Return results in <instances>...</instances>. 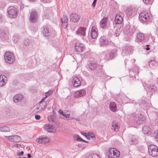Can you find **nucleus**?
<instances>
[{
	"instance_id": "14",
	"label": "nucleus",
	"mask_w": 158,
	"mask_h": 158,
	"mask_svg": "<svg viewBox=\"0 0 158 158\" xmlns=\"http://www.w3.org/2000/svg\"><path fill=\"white\" fill-rule=\"evenodd\" d=\"M44 129L47 132L50 133H53L55 130L53 125L49 124H45L44 126Z\"/></svg>"
},
{
	"instance_id": "41",
	"label": "nucleus",
	"mask_w": 158,
	"mask_h": 158,
	"mask_svg": "<svg viewBox=\"0 0 158 158\" xmlns=\"http://www.w3.org/2000/svg\"><path fill=\"white\" fill-rule=\"evenodd\" d=\"M23 43L24 46H28L30 44V40L28 39H27L25 40L24 41Z\"/></svg>"
},
{
	"instance_id": "26",
	"label": "nucleus",
	"mask_w": 158,
	"mask_h": 158,
	"mask_svg": "<svg viewBox=\"0 0 158 158\" xmlns=\"http://www.w3.org/2000/svg\"><path fill=\"white\" fill-rule=\"evenodd\" d=\"M109 108L111 111L113 112H115L117 110V106L115 102H110L109 103Z\"/></svg>"
},
{
	"instance_id": "49",
	"label": "nucleus",
	"mask_w": 158,
	"mask_h": 158,
	"mask_svg": "<svg viewBox=\"0 0 158 158\" xmlns=\"http://www.w3.org/2000/svg\"><path fill=\"white\" fill-rule=\"evenodd\" d=\"M68 24L67 23H62V26L64 28H67Z\"/></svg>"
},
{
	"instance_id": "34",
	"label": "nucleus",
	"mask_w": 158,
	"mask_h": 158,
	"mask_svg": "<svg viewBox=\"0 0 158 158\" xmlns=\"http://www.w3.org/2000/svg\"><path fill=\"white\" fill-rule=\"evenodd\" d=\"M5 137H6V138L8 139L10 141L15 142L14 140V135H11V136H5Z\"/></svg>"
},
{
	"instance_id": "8",
	"label": "nucleus",
	"mask_w": 158,
	"mask_h": 158,
	"mask_svg": "<svg viewBox=\"0 0 158 158\" xmlns=\"http://www.w3.org/2000/svg\"><path fill=\"white\" fill-rule=\"evenodd\" d=\"M38 15L37 13L35 11H32L29 17V20L32 23H35L38 20Z\"/></svg>"
},
{
	"instance_id": "15",
	"label": "nucleus",
	"mask_w": 158,
	"mask_h": 158,
	"mask_svg": "<svg viewBox=\"0 0 158 158\" xmlns=\"http://www.w3.org/2000/svg\"><path fill=\"white\" fill-rule=\"evenodd\" d=\"M72 83L74 87H78L81 84L80 79L77 77H73L72 81Z\"/></svg>"
},
{
	"instance_id": "1",
	"label": "nucleus",
	"mask_w": 158,
	"mask_h": 158,
	"mask_svg": "<svg viewBox=\"0 0 158 158\" xmlns=\"http://www.w3.org/2000/svg\"><path fill=\"white\" fill-rule=\"evenodd\" d=\"M128 116L129 120L136 125H139L143 123L145 119L142 115L135 112L130 113Z\"/></svg>"
},
{
	"instance_id": "19",
	"label": "nucleus",
	"mask_w": 158,
	"mask_h": 158,
	"mask_svg": "<svg viewBox=\"0 0 158 158\" xmlns=\"http://www.w3.org/2000/svg\"><path fill=\"white\" fill-rule=\"evenodd\" d=\"M90 36L93 39H95L98 36L97 29L94 26H93L91 31Z\"/></svg>"
},
{
	"instance_id": "54",
	"label": "nucleus",
	"mask_w": 158,
	"mask_h": 158,
	"mask_svg": "<svg viewBox=\"0 0 158 158\" xmlns=\"http://www.w3.org/2000/svg\"><path fill=\"white\" fill-rule=\"evenodd\" d=\"M24 152L23 151H21L20 152L18 153L17 155L18 156H21V155H23V154Z\"/></svg>"
},
{
	"instance_id": "48",
	"label": "nucleus",
	"mask_w": 158,
	"mask_h": 158,
	"mask_svg": "<svg viewBox=\"0 0 158 158\" xmlns=\"http://www.w3.org/2000/svg\"><path fill=\"white\" fill-rule=\"evenodd\" d=\"M6 6L5 3L3 1L0 2V7L1 8H4Z\"/></svg>"
},
{
	"instance_id": "36",
	"label": "nucleus",
	"mask_w": 158,
	"mask_h": 158,
	"mask_svg": "<svg viewBox=\"0 0 158 158\" xmlns=\"http://www.w3.org/2000/svg\"><path fill=\"white\" fill-rule=\"evenodd\" d=\"M88 158H100L98 155L97 154H92L89 156Z\"/></svg>"
},
{
	"instance_id": "31",
	"label": "nucleus",
	"mask_w": 158,
	"mask_h": 158,
	"mask_svg": "<svg viewBox=\"0 0 158 158\" xmlns=\"http://www.w3.org/2000/svg\"><path fill=\"white\" fill-rule=\"evenodd\" d=\"M156 89V88L154 85H149L147 88V91H148L151 93H153Z\"/></svg>"
},
{
	"instance_id": "60",
	"label": "nucleus",
	"mask_w": 158,
	"mask_h": 158,
	"mask_svg": "<svg viewBox=\"0 0 158 158\" xmlns=\"http://www.w3.org/2000/svg\"><path fill=\"white\" fill-rule=\"evenodd\" d=\"M2 15L1 14H0V20L1 19H2Z\"/></svg>"
},
{
	"instance_id": "3",
	"label": "nucleus",
	"mask_w": 158,
	"mask_h": 158,
	"mask_svg": "<svg viewBox=\"0 0 158 158\" xmlns=\"http://www.w3.org/2000/svg\"><path fill=\"white\" fill-rule=\"evenodd\" d=\"M120 153L118 151L113 148L109 149L106 153L108 158H118L120 156Z\"/></svg>"
},
{
	"instance_id": "44",
	"label": "nucleus",
	"mask_w": 158,
	"mask_h": 158,
	"mask_svg": "<svg viewBox=\"0 0 158 158\" xmlns=\"http://www.w3.org/2000/svg\"><path fill=\"white\" fill-rule=\"evenodd\" d=\"M156 62L153 60H151L149 62V65L150 67H152L156 64Z\"/></svg>"
},
{
	"instance_id": "50",
	"label": "nucleus",
	"mask_w": 158,
	"mask_h": 158,
	"mask_svg": "<svg viewBox=\"0 0 158 158\" xmlns=\"http://www.w3.org/2000/svg\"><path fill=\"white\" fill-rule=\"evenodd\" d=\"M154 134L155 135H156V134H157L156 136H155V137L156 140H158V131L156 132H155Z\"/></svg>"
},
{
	"instance_id": "62",
	"label": "nucleus",
	"mask_w": 158,
	"mask_h": 158,
	"mask_svg": "<svg viewBox=\"0 0 158 158\" xmlns=\"http://www.w3.org/2000/svg\"><path fill=\"white\" fill-rule=\"evenodd\" d=\"M128 60H126L125 61V62L126 63H126H127V61Z\"/></svg>"
},
{
	"instance_id": "53",
	"label": "nucleus",
	"mask_w": 158,
	"mask_h": 158,
	"mask_svg": "<svg viewBox=\"0 0 158 158\" xmlns=\"http://www.w3.org/2000/svg\"><path fill=\"white\" fill-rule=\"evenodd\" d=\"M132 28H133V29L132 30V31H129V32L131 35H132L135 31V29L133 27H132Z\"/></svg>"
},
{
	"instance_id": "25",
	"label": "nucleus",
	"mask_w": 158,
	"mask_h": 158,
	"mask_svg": "<svg viewBox=\"0 0 158 158\" xmlns=\"http://www.w3.org/2000/svg\"><path fill=\"white\" fill-rule=\"evenodd\" d=\"M23 96L20 94H18L15 95L13 98V101L15 103H17L23 99Z\"/></svg>"
},
{
	"instance_id": "64",
	"label": "nucleus",
	"mask_w": 158,
	"mask_h": 158,
	"mask_svg": "<svg viewBox=\"0 0 158 158\" xmlns=\"http://www.w3.org/2000/svg\"><path fill=\"white\" fill-rule=\"evenodd\" d=\"M21 158H26V157H22Z\"/></svg>"
},
{
	"instance_id": "30",
	"label": "nucleus",
	"mask_w": 158,
	"mask_h": 158,
	"mask_svg": "<svg viewBox=\"0 0 158 158\" xmlns=\"http://www.w3.org/2000/svg\"><path fill=\"white\" fill-rule=\"evenodd\" d=\"M129 139L133 143H136L138 142V137L136 135H131L129 137Z\"/></svg>"
},
{
	"instance_id": "45",
	"label": "nucleus",
	"mask_w": 158,
	"mask_h": 158,
	"mask_svg": "<svg viewBox=\"0 0 158 158\" xmlns=\"http://www.w3.org/2000/svg\"><path fill=\"white\" fill-rule=\"evenodd\" d=\"M62 23H67L68 20V18L66 16H64L63 18L61 19Z\"/></svg>"
},
{
	"instance_id": "51",
	"label": "nucleus",
	"mask_w": 158,
	"mask_h": 158,
	"mask_svg": "<svg viewBox=\"0 0 158 158\" xmlns=\"http://www.w3.org/2000/svg\"><path fill=\"white\" fill-rule=\"evenodd\" d=\"M97 0H94L92 4V6L93 7H94L95 6Z\"/></svg>"
},
{
	"instance_id": "37",
	"label": "nucleus",
	"mask_w": 158,
	"mask_h": 158,
	"mask_svg": "<svg viewBox=\"0 0 158 158\" xmlns=\"http://www.w3.org/2000/svg\"><path fill=\"white\" fill-rule=\"evenodd\" d=\"M144 3L146 5H151L153 2L152 0H143Z\"/></svg>"
},
{
	"instance_id": "38",
	"label": "nucleus",
	"mask_w": 158,
	"mask_h": 158,
	"mask_svg": "<svg viewBox=\"0 0 158 158\" xmlns=\"http://www.w3.org/2000/svg\"><path fill=\"white\" fill-rule=\"evenodd\" d=\"M15 142H18L21 140V137L18 135H14Z\"/></svg>"
},
{
	"instance_id": "59",
	"label": "nucleus",
	"mask_w": 158,
	"mask_h": 158,
	"mask_svg": "<svg viewBox=\"0 0 158 158\" xmlns=\"http://www.w3.org/2000/svg\"><path fill=\"white\" fill-rule=\"evenodd\" d=\"M14 37H13V41H14L15 42H16L17 41V39H14Z\"/></svg>"
},
{
	"instance_id": "28",
	"label": "nucleus",
	"mask_w": 158,
	"mask_h": 158,
	"mask_svg": "<svg viewBox=\"0 0 158 158\" xmlns=\"http://www.w3.org/2000/svg\"><path fill=\"white\" fill-rule=\"evenodd\" d=\"M88 67L90 69L94 70L97 67V64L95 61L90 60L88 64Z\"/></svg>"
},
{
	"instance_id": "5",
	"label": "nucleus",
	"mask_w": 158,
	"mask_h": 158,
	"mask_svg": "<svg viewBox=\"0 0 158 158\" xmlns=\"http://www.w3.org/2000/svg\"><path fill=\"white\" fill-rule=\"evenodd\" d=\"M148 150L150 155L153 157L158 155V148L156 146L150 145L148 147Z\"/></svg>"
},
{
	"instance_id": "27",
	"label": "nucleus",
	"mask_w": 158,
	"mask_h": 158,
	"mask_svg": "<svg viewBox=\"0 0 158 158\" xmlns=\"http://www.w3.org/2000/svg\"><path fill=\"white\" fill-rule=\"evenodd\" d=\"M123 19L119 14H117L115 16V23L116 24H120L123 22Z\"/></svg>"
},
{
	"instance_id": "52",
	"label": "nucleus",
	"mask_w": 158,
	"mask_h": 158,
	"mask_svg": "<svg viewBox=\"0 0 158 158\" xmlns=\"http://www.w3.org/2000/svg\"><path fill=\"white\" fill-rule=\"evenodd\" d=\"M35 118L37 120H39L40 119V116L39 115L36 114L35 116Z\"/></svg>"
},
{
	"instance_id": "23",
	"label": "nucleus",
	"mask_w": 158,
	"mask_h": 158,
	"mask_svg": "<svg viewBox=\"0 0 158 158\" xmlns=\"http://www.w3.org/2000/svg\"><path fill=\"white\" fill-rule=\"evenodd\" d=\"M86 29L83 27H81L76 32L77 34L81 36L82 35L85 36V35Z\"/></svg>"
},
{
	"instance_id": "16",
	"label": "nucleus",
	"mask_w": 158,
	"mask_h": 158,
	"mask_svg": "<svg viewBox=\"0 0 158 158\" xmlns=\"http://www.w3.org/2000/svg\"><path fill=\"white\" fill-rule=\"evenodd\" d=\"M7 81V77L4 75L0 76V87H2L5 85Z\"/></svg>"
},
{
	"instance_id": "24",
	"label": "nucleus",
	"mask_w": 158,
	"mask_h": 158,
	"mask_svg": "<svg viewBox=\"0 0 158 158\" xmlns=\"http://www.w3.org/2000/svg\"><path fill=\"white\" fill-rule=\"evenodd\" d=\"M112 129L116 131H117L120 127L119 124L115 121H113L112 123Z\"/></svg>"
},
{
	"instance_id": "4",
	"label": "nucleus",
	"mask_w": 158,
	"mask_h": 158,
	"mask_svg": "<svg viewBox=\"0 0 158 158\" xmlns=\"http://www.w3.org/2000/svg\"><path fill=\"white\" fill-rule=\"evenodd\" d=\"M5 61L8 63L12 64L15 62V58L13 53L10 52H6L4 55Z\"/></svg>"
},
{
	"instance_id": "21",
	"label": "nucleus",
	"mask_w": 158,
	"mask_h": 158,
	"mask_svg": "<svg viewBox=\"0 0 158 158\" xmlns=\"http://www.w3.org/2000/svg\"><path fill=\"white\" fill-rule=\"evenodd\" d=\"M108 19L107 17H104L101 21L100 25L101 27L105 28L107 27V22Z\"/></svg>"
},
{
	"instance_id": "6",
	"label": "nucleus",
	"mask_w": 158,
	"mask_h": 158,
	"mask_svg": "<svg viewBox=\"0 0 158 158\" xmlns=\"http://www.w3.org/2000/svg\"><path fill=\"white\" fill-rule=\"evenodd\" d=\"M7 12L8 17L11 18H15L17 16L18 13L16 10L12 7L9 8Z\"/></svg>"
},
{
	"instance_id": "18",
	"label": "nucleus",
	"mask_w": 158,
	"mask_h": 158,
	"mask_svg": "<svg viewBox=\"0 0 158 158\" xmlns=\"http://www.w3.org/2000/svg\"><path fill=\"white\" fill-rule=\"evenodd\" d=\"M133 50L131 47L129 45H126L124 48V49L123 51V52L124 53L125 55H129L132 53Z\"/></svg>"
},
{
	"instance_id": "40",
	"label": "nucleus",
	"mask_w": 158,
	"mask_h": 158,
	"mask_svg": "<svg viewBox=\"0 0 158 158\" xmlns=\"http://www.w3.org/2000/svg\"><path fill=\"white\" fill-rule=\"evenodd\" d=\"M74 138L75 140H76L77 141H81L82 140H83V139L81 138L78 135H74Z\"/></svg>"
},
{
	"instance_id": "17",
	"label": "nucleus",
	"mask_w": 158,
	"mask_h": 158,
	"mask_svg": "<svg viewBox=\"0 0 158 158\" xmlns=\"http://www.w3.org/2000/svg\"><path fill=\"white\" fill-rule=\"evenodd\" d=\"M41 30L43 35L46 37H48L51 35V31L47 27L44 26L41 28Z\"/></svg>"
},
{
	"instance_id": "63",
	"label": "nucleus",
	"mask_w": 158,
	"mask_h": 158,
	"mask_svg": "<svg viewBox=\"0 0 158 158\" xmlns=\"http://www.w3.org/2000/svg\"><path fill=\"white\" fill-rule=\"evenodd\" d=\"M2 96V94L1 93H0V97H1Z\"/></svg>"
},
{
	"instance_id": "57",
	"label": "nucleus",
	"mask_w": 158,
	"mask_h": 158,
	"mask_svg": "<svg viewBox=\"0 0 158 158\" xmlns=\"http://www.w3.org/2000/svg\"><path fill=\"white\" fill-rule=\"evenodd\" d=\"M45 14V16L46 17V18H48L49 17V15L47 13L46 14Z\"/></svg>"
},
{
	"instance_id": "56",
	"label": "nucleus",
	"mask_w": 158,
	"mask_h": 158,
	"mask_svg": "<svg viewBox=\"0 0 158 158\" xmlns=\"http://www.w3.org/2000/svg\"><path fill=\"white\" fill-rule=\"evenodd\" d=\"M47 97H46V96L45 97H44L42 99V100L40 102H39V103L40 104L42 102V101H44V100H45V99H46V98H47Z\"/></svg>"
},
{
	"instance_id": "22",
	"label": "nucleus",
	"mask_w": 158,
	"mask_h": 158,
	"mask_svg": "<svg viewBox=\"0 0 158 158\" xmlns=\"http://www.w3.org/2000/svg\"><path fill=\"white\" fill-rule=\"evenodd\" d=\"M137 41L138 42H142L144 40V37L143 34L141 33H139L137 34Z\"/></svg>"
},
{
	"instance_id": "29",
	"label": "nucleus",
	"mask_w": 158,
	"mask_h": 158,
	"mask_svg": "<svg viewBox=\"0 0 158 158\" xmlns=\"http://www.w3.org/2000/svg\"><path fill=\"white\" fill-rule=\"evenodd\" d=\"M58 112L64 116L66 118V119L68 120L73 119V118L70 117V114H65V112H64L61 109H60L59 110Z\"/></svg>"
},
{
	"instance_id": "42",
	"label": "nucleus",
	"mask_w": 158,
	"mask_h": 158,
	"mask_svg": "<svg viewBox=\"0 0 158 158\" xmlns=\"http://www.w3.org/2000/svg\"><path fill=\"white\" fill-rule=\"evenodd\" d=\"M44 106L43 107L41 106L40 105H39L38 107H36V112H39L41 111L44 108Z\"/></svg>"
},
{
	"instance_id": "43",
	"label": "nucleus",
	"mask_w": 158,
	"mask_h": 158,
	"mask_svg": "<svg viewBox=\"0 0 158 158\" xmlns=\"http://www.w3.org/2000/svg\"><path fill=\"white\" fill-rule=\"evenodd\" d=\"M87 136H88L89 137H91L92 138L93 140H94L95 139V136L93 133L89 132L87 135Z\"/></svg>"
},
{
	"instance_id": "47",
	"label": "nucleus",
	"mask_w": 158,
	"mask_h": 158,
	"mask_svg": "<svg viewBox=\"0 0 158 158\" xmlns=\"http://www.w3.org/2000/svg\"><path fill=\"white\" fill-rule=\"evenodd\" d=\"M52 93V91L51 90L45 93V96L48 97L50 96Z\"/></svg>"
},
{
	"instance_id": "11",
	"label": "nucleus",
	"mask_w": 158,
	"mask_h": 158,
	"mask_svg": "<svg viewBox=\"0 0 158 158\" xmlns=\"http://www.w3.org/2000/svg\"><path fill=\"white\" fill-rule=\"evenodd\" d=\"M36 141L39 143H45L49 141V139L48 137L42 136L37 139Z\"/></svg>"
},
{
	"instance_id": "20",
	"label": "nucleus",
	"mask_w": 158,
	"mask_h": 158,
	"mask_svg": "<svg viewBox=\"0 0 158 158\" xmlns=\"http://www.w3.org/2000/svg\"><path fill=\"white\" fill-rule=\"evenodd\" d=\"M86 94V91L84 89H82L77 91L74 94L75 97L78 98L84 96Z\"/></svg>"
},
{
	"instance_id": "39",
	"label": "nucleus",
	"mask_w": 158,
	"mask_h": 158,
	"mask_svg": "<svg viewBox=\"0 0 158 158\" xmlns=\"http://www.w3.org/2000/svg\"><path fill=\"white\" fill-rule=\"evenodd\" d=\"M121 31V30L119 28H117L115 31V36H119Z\"/></svg>"
},
{
	"instance_id": "35",
	"label": "nucleus",
	"mask_w": 158,
	"mask_h": 158,
	"mask_svg": "<svg viewBox=\"0 0 158 158\" xmlns=\"http://www.w3.org/2000/svg\"><path fill=\"white\" fill-rule=\"evenodd\" d=\"M143 132L145 134H148L149 131V129L146 126H144L143 127L142 129Z\"/></svg>"
},
{
	"instance_id": "13",
	"label": "nucleus",
	"mask_w": 158,
	"mask_h": 158,
	"mask_svg": "<svg viewBox=\"0 0 158 158\" xmlns=\"http://www.w3.org/2000/svg\"><path fill=\"white\" fill-rule=\"evenodd\" d=\"M80 16L75 13H72L70 16V20L75 23L78 21L80 19Z\"/></svg>"
},
{
	"instance_id": "9",
	"label": "nucleus",
	"mask_w": 158,
	"mask_h": 158,
	"mask_svg": "<svg viewBox=\"0 0 158 158\" xmlns=\"http://www.w3.org/2000/svg\"><path fill=\"white\" fill-rule=\"evenodd\" d=\"M117 49H114L110 51L106 56V58L107 60H110L112 59L114 57L116 56Z\"/></svg>"
},
{
	"instance_id": "55",
	"label": "nucleus",
	"mask_w": 158,
	"mask_h": 158,
	"mask_svg": "<svg viewBox=\"0 0 158 158\" xmlns=\"http://www.w3.org/2000/svg\"><path fill=\"white\" fill-rule=\"evenodd\" d=\"M81 133L83 135H85L86 138H87V137H88V136H87V135H86V133L83 132L82 131L81 132Z\"/></svg>"
},
{
	"instance_id": "33",
	"label": "nucleus",
	"mask_w": 158,
	"mask_h": 158,
	"mask_svg": "<svg viewBox=\"0 0 158 158\" xmlns=\"http://www.w3.org/2000/svg\"><path fill=\"white\" fill-rule=\"evenodd\" d=\"M0 36L1 38L5 39L6 37V34L4 30H2L0 31Z\"/></svg>"
},
{
	"instance_id": "10",
	"label": "nucleus",
	"mask_w": 158,
	"mask_h": 158,
	"mask_svg": "<svg viewBox=\"0 0 158 158\" xmlns=\"http://www.w3.org/2000/svg\"><path fill=\"white\" fill-rule=\"evenodd\" d=\"M99 43L101 45L106 46L110 44V41L105 37L103 36H102L99 39Z\"/></svg>"
},
{
	"instance_id": "32",
	"label": "nucleus",
	"mask_w": 158,
	"mask_h": 158,
	"mask_svg": "<svg viewBox=\"0 0 158 158\" xmlns=\"http://www.w3.org/2000/svg\"><path fill=\"white\" fill-rule=\"evenodd\" d=\"M0 131L2 132H9L10 131V129L8 127H0Z\"/></svg>"
},
{
	"instance_id": "46",
	"label": "nucleus",
	"mask_w": 158,
	"mask_h": 158,
	"mask_svg": "<svg viewBox=\"0 0 158 158\" xmlns=\"http://www.w3.org/2000/svg\"><path fill=\"white\" fill-rule=\"evenodd\" d=\"M54 118V116L52 115H50L48 117V119L50 122L52 121Z\"/></svg>"
},
{
	"instance_id": "12",
	"label": "nucleus",
	"mask_w": 158,
	"mask_h": 158,
	"mask_svg": "<svg viewBox=\"0 0 158 158\" xmlns=\"http://www.w3.org/2000/svg\"><path fill=\"white\" fill-rule=\"evenodd\" d=\"M75 49L77 52H82L85 50V46L83 44L77 43L75 46Z\"/></svg>"
},
{
	"instance_id": "61",
	"label": "nucleus",
	"mask_w": 158,
	"mask_h": 158,
	"mask_svg": "<svg viewBox=\"0 0 158 158\" xmlns=\"http://www.w3.org/2000/svg\"><path fill=\"white\" fill-rule=\"evenodd\" d=\"M81 141H83V142H86V143L87 142V141H86L85 140H84L83 139V140H82Z\"/></svg>"
},
{
	"instance_id": "7",
	"label": "nucleus",
	"mask_w": 158,
	"mask_h": 158,
	"mask_svg": "<svg viewBox=\"0 0 158 158\" xmlns=\"http://www.w3.org/2000/svg\"><path fill=\"white\" fill-rule=\"evenodd\" d=\"M137 9L133 7H130L126 10V15L128 17L134 15L136 14Z\"/></svg>"
},
{
	"instance_id": "2",
	"label": "nucleus",
	"mask_w": 158,
	"mask_h": 158,
	"mask_svg": "<svg viewBox=\"0 0 158 158\" xmlns=\"http://www.w3.org/2000/svg\"><path fill=\"white\" fill-rule=\"evenodd\" d=\"M139 19L142 23L145 24L151 20L150 14L146 12H141L139 15Z\"/></svg>"
},
{
	"instance_id": "58",
	"label": "nucleus",
	"mask_w": 158,
	"mask_h": 158,
	"mask_svg": "<svg viewBox=\"0 0 158 158\" xmlns=\"http://www.w3.org/2000/svg\"><path fill=\"white\" fill-rule=\"evenodd\" d=\"M146 46H147V47L146 48V49L147 50H149L150 49V48H149L148 47V46H149V45H147Z\"/></svg>"
}]
</instances>
